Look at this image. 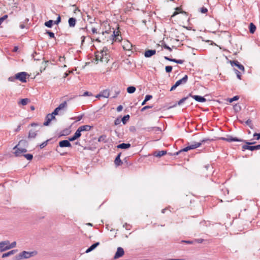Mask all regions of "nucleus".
Masks as SVG:
<instances>
[{"label": "nucleus", "mask_w": 260, "mask_h": 260, "mask_svg": "<svg viewBox=\"0 0 260 260\" xmlns=\"http://www.w3.org/2000/svg\"><path fill=\"white\" fill-rule=\"evenodd\" d=\"M8 17V16L7 15H5L3 17L0 18V25L5 20H6Z\"/></svg>", "instance_id": "nucleus-51"}, {"label": "nucleus", "mask_w": 260, "mask_h": 260, "mask_svg": "<svg viewBox=\"0 0 260 260\" xmlns=\"http://www.w3.org/2000/svg\"><path fill=\"white\" fill-rule=\"evenodd\" d=\"M219 140H223V141H225L228 142H233V141L239 142V141H242V139H239V138H237V137H232V136H230V135H227L226 138H225V137H220L219 138Z\"/></svg>", "instance_id": "nucleus-6"}, {"label": "nucleus", "mask_w": 260, "mask_h": 260, "mask_svg": "<svg viewBox=\"0 0 260 260\" xmlns=\"http://www.w3.org/2000/svg\"><path fill=\"white\" fill-rule=\"evenodd\" d=\"M156 53V50L155 49H148L146 50L144 52V56L145 57L149 58L151 57Z\"/></svg>", "instance_id": "nucleus-12"}, {"label": "nucleus", "mask_w": 260, "mask_h": 260, "mask_svg": "<svg viewBox=\"0 0 260 260\" xmlns=\"http://www.w3.org/2000/svg\"><path fill=\"white\" fill-rule=\"evenodd\" d=\"M175 11L174 12L173 14L172 15V17H174L176 15H177L179 12L181 13H184V14H186V12H185V11H182V9L180 7H176L175 8Z\"/></svg>", "instance_id": "nucleus-27"}, {"label": "nucleus", "mask_w": 260, "mask_h": 260, "mask_svg": "<svg viewBox=\"0 0 260 260\" xmlns=\"http://www.w3.org/2000/svg\"><path fill=\"white\" fill-rule=\"evenodd\" d=\"M53 24L54 21L52 20H49L44 23V25L48 28H51Z\"/></svg>", "instance_id": "nucleus-31"}, {"label": "nucleus", "mask_w": 260, "mask_h": 260, "mask_svg": "<svg viewBox=\"0 0 260 260\" xmlns=\"http://www.w3.org/2000/svg\"><path fill=\"white\" fill-rule=\"evenodd\" d=\"M55 116H53L49 114H48L45 117V121L43 123V125L48 126L50 124L51 120L55 119Z\"/></svg>", "instance_id": "nucleus-9"}, {"label": "nucleus", "mask_w": 260, "mask_h": 260, "mask_svg": "<svg viewBox=\"0 0 260 260\" xmlns=\"http://www.w3.org/2000/svg\"><path fill=\"white\" fill-rule=\"evenodd\" d=\"M17 251H18L17 249H14V250H12L8 252L4 253L2 254V257L5 258V257H8L10 255H13L15 253H16L17 252Z\"/></svg>", "instance_id": "nucleus-21"}, {"label": "nucleus", "mask_w": 260, "mask_h": 260, "mask_svg": "<svg viewBox=\"0 0 260 260\" xmlns=\"http://www.w3.org/2000/svg\"><path fill=\"white\" fill-rule=\"evenodd\" d=\"M61 22V17L59 15H58V17L55 21H54V24H58Z\"/></svg>", "instance_id": "nucleus-52"}, {"label": "nucleus", "mask_w": 260, "mask_h": 260, "mask_svg": "<svg viewBox=\"0 0 260 260\" xmlns=\"http://www.w3.org/2000/svg\"><path fill=\"white\" fill-rule=\"evenodd\" d=\"M9 244V241L6 240L0 242V251L3 252L8 250V245Z\"/></svg>", "instance_id": "nucleus-8"}, {"label": "nucleus", "mask_w": 260, "mask_h": 260, "mask_svg": "<svg viewBox=\"0 0 260 260\" xmlns=\"http://www.w3.org/2000/svg\"><path fill=\"white\" fill-rule=\"evenodd\" d=\"M16 79L15 78V76H11V77H10L9 78H8V80L9 81H11V82H14L15 81V80Z\"/></svg>", "instance_id": "nucleus-64"}, {"label": "nucleus", "mask_w": 260, "mask_h": 260, "mask_svg": "<svg viewBox=\"0 0 260 260\" xmlns=\"http://www.w3.org/2000/svg\"><path fill=\"white\" fill-rule=\"evenodd\" d=\"M187 80H188V76L187 75H185L182 79L178 80L175 83L174 85H173L171 89H170V91H173L174 90H175L178 86H179V85H181V84H185L187 81Z\"/></svg>", "instance_id": "nucleus-4"}, {"label": "nucleus", "mask_w": 260, "mask_h": 260, "mask_svg": "<svg viewBox=\"0 0 260 260\" xmlns=\"http://www.w3.org/2000/svg\"><path fill=\"white\" fill-rule=\"evenodd\" d=\"M28 145V143L26 140H20L18 144L13 148V150H14L13 153L15 156H21L22 155V153L26 152L27 151V149L25 148H22V147H27Z\"/></svg>", "instance_id": "nucleus-1"}, {"label": "nucleus", "mask_w": 260, "mask_h": 260, "mask_svg": "<svg viewBox=\"0 0 260 260\" xmlns=\"http://www.w3.org/2000/svg\"><path fill=\"white\" fill-rule=\"evenodd\" d=\"M131 144L129 143H121L117 146V148L126 149L131 147Z\"/></svg>", "instance_id": "nucleus-22"}, {"label": "nucleus", "mask_w": 260, "mask_h": 260, "mask_svg": "<svg viewBox=\"0 0 260 260\" xmlns=\"http://www.w3.org/2000/svg\"><path fill=\"white\" fill-rule=\"evenodd\" d=\"M130 116L129 115H124L122 118H121V122L123 124H125L127 121L129 120Z\"/></svg>", "instance_id": "nucleus-32"}, {"label": "nucleus", "mask_w": 260, "mask_h": 260, "mask_svg": "<svg viewBox=\"0 0 260 260\" xmlns=\"http://www.w3.org/2000/svg\"><path fill=\"white\" fill-rule=\"evenodd\" d=\"M77 139L76 137L73 135V136L69 137L68 140L70 142L71 141L72 142Z\"/></svg>", "instance_id": "nucleus-62"}, {"label": "nucleus", "mask_w": 260, "mask_h": 260, "mask_svg": "<svg viewBox=\"0 0 260 260\" xmlns=\"http://www.w3.org/2000/svg\"><path fill=\"white\" fill-rule=\"evenodd\" d=\"M37 254V252L35 251L28 252L26 251H23L18 255H15L12 258L13 260H21L23 259L30 258Z\"/></svg>", "instance_id": "nucleus-2"}, {"label": "nucleus", "mask_w": 260, "mask_h": 260, "mask_svg": "<svg viewBox=\"0 0 260 260\" xmlns=\"http://www.w3.org/2000/svg\"><path fill=\"white\" fill-rule=\"evenodd\" d=\"M27 76L28 75L26 72H21L15 75V78L22 83H26Z\"/></svg>", "instance_id": "nucleus-5"}, {"label": "nucleus", "mask_w": 260, "mask_h": 260, "mask_svg": "<svg viewBox=\"0 0 260 260\" xmlns=\"http://www.w3.org/2000/svg\"><path fill=\"white\" fill-rule=\"evenodd\" d=\"M233 109H234L235 112L237 113L241 110V107L239 104H236L234 105Z\"/></svg>", "instance_id": "nucleus-34"}, {"label": "nucleus", "mask_w": 260, "mask_h": 260, "mask_svg": "<svg viewBox=\"0 0 260 260\" xmlns=\"http://www.w3.org/2000/svg\"><path fill=\"white\" fill-rule=\"evenodd\" d=\"M173 62L178 64H182L184 62V60L181 59H176L174 58Z\"/></svg>", "instance_id": "nucleus-55"}, {"label": "nucleus", "mask_w": 260, "mask_h": 260, "mask_svg": "<svg viewBox=\"0 0 260 260\" xmlns=\"http://www.w3.org/2000/svg\"><path fill=\"white\" fill-rule=\"evenodd\" d=\"M200 12L201 13L205 14L208 12V9L206 8L203 7L200 8Z\"/></svg>", "instance_id": "nucleus-54"}, {"label": "nucleus", "mask_w": 260, "mask_h": 260, "mask_svg": "<svg viewBox=\"0 0 260 260\" xmlns=\"http://www.w3.org/2000/svg\"><path fill=\"white\" fill-rule=\"evenodd\" d=\"M124 253V250L122 248L119 247L117 248V251L114 255V258L117 259L121 257Z\"/></svg>", "instance_id": "nucleus-10"}, {"label": "nucleus", "mask_w": 260, "mask_h": 260, "mask_svg": "<svg viewBox=\"0 0 260 260\" xmlns=\"http://www.w3.org/2000/svg\"><path fill=\"white\" fill-rule=\"evenodd\" d=\"M81 131L80 130V129L78 128L76 132L75 133L74 136L76 137V138L78 139L79 138H80L81 136Z\"/></svg>", "instance_id": "nucleus-36"}, {"label": "nucleus", "mask_w": 260, "mask_h": 260, "mask_svg": "<svg viewBox=\"0 0 260 260\" xmlns=\"http://www.w3.org/2000/svg\"><path fill=\"white\" fill-rule=\"evenodd\" d=\"M121 122V117H117L115 120V121H114V124L115 125H119L120 124Z\"/></svg>", "instance_id": "nucleus-47"}, {"label": "nucleus", "mask_w": 260, "mask_h": 260, "mask_svg": "<svg viewBox=\"0 0 260 260\" xmlns=\"http://www.w3.org/2000/svg\"><path fill=\"white\" fill-rule=\"evenodd\" d=\"M59 110L57 109V108H56L53 112L52 113H50V114L53 116H55V115H57L58 114Z\"/></svg>", "instance_id": "nucleus-49"}, {"label": "nucleus", "mask_w": 260, "mask_h": 260, "mask_svg": "<svg viewBox=\"0 0 260 260\" xmlns=\"http://www.w3.org/2000/svg\"><path fill=\"white\" fill-rule=\"evenodd\" d=\"M187 99H188V96L184 97V98H182V99H181L180 100H179L178 102V105H180L181 104L183 103Z\"/></svg>", "instance_id": "nucleus-53"}, {"label": "nucleus", "mask_w": 260, "mask_h": 260, "mask_svg": "<svg viewBox=\"0 0 260 260\" xmlns=\"http://www.w3.org/2000/svg\"><path fill=\"white\" fill-rule=\"evenodd\" d=\"M241 142H244V143H245V145H243L242 146V150L243 151H245V150H250L251 143H249V142H248L247 141H246V140H243V139H242V141Z\"/></svg>", "instance_id": "nucleus-17"}, {"label": "nucleus", "mask_w": 260, "mask_h": 260, "mask_svg": "<svg viewBox=\"0 0 260 260\" xmlns=\"http://www.w3.org/2000/svg\"><path fill=\"white\" fill-rule=\"evenodd\" d=\"M102 56V54L100 53V52L97 51L95 53V60L98 61L99 60L100 61L101 57Z\"/></svg>", "instance_id": "nucleus-38"}, {"label": "nucleus", "mask_w": 260, "mask_h": 260, "mask_svg": "<svg viewBox=\"0 0 260 260\" xmlns=\"http://www.w3.org/2000/svg\"><path fill=\"white\" fill-rule=\"evenodd\" d=\"M21 156H23L28 160H32L33 158V155L31 154H22Z\"/></svg>", "instance_id": "nucleus-41"}, {"label": "nucleus", "mask_w": 260, "mask_h": 260, "mask_svg": "<svg viewBox=\"0 0 260 260\" xmlns=\"http://www.w3.org/2000/svg\"><path fill=\"white\" fill-rule=\"evenodd\" d=\"M69 134V130H68V129H65L63 130V131L60 133V136H62L68 135Z\"/></svg>", "instance_id": "nucleus-43"}, {"label": "nucleus", "mask_w": 260, "mask_h": 260, "mask_svg": "<svg viewBox=\"0 0 260 260\" xmlns=\"http://www.w3.org/2000/svg\"><path fill=\"white\" fill-rule=\"evenodd\" d=\"M93 128V126L89 125H84L79 127V128L81 132L89 131Z\"/></svg>", "instance_id": "nucleus-20"}, {"label": "nucleus", "mask_w": 260, "mask_h": 260, "mask_svg": "<svg viewBox=\"0 0 260 260\" xmlns=\"http://www.w3.org/2000/svg\"><path fill=\"white\" fill-rule=\"evenodd\" d=\"M120 32L119 31H115V30H114L113 34L111 35L112 37L113 38V40L114 41H120L122 38L121 36H120V38H119V34Z\"/></svg>", "instance_id": "nucleus-13"}, {"label": "nucleus", "mask_w": 260, "mask_h": 260, "mask_svg": "<svg viewBox=\"0 0 260 260\" xmlns=\"http://www.w3.org/2000/svg\"><path fill=\"white\" fill-rule=\"evenodd\" d=\"M167 154V151L166 150L155 151L153 152V155L157 157H160Z\"/></svg>", "instance_id": "nucleus-15"}, {"label": "nucleus", "mask_w": 260, "mask_h": 260, "mask_svg": "<svg viewBox=\"0 0 260 260\" xmlns=\"http://www.w3.org/2000/svg\"><path fill=\"white\" fill-rule=\"evenodd\" d=\"M100 245V242H95L92 244L89 248L86 250V253H88L93 250H94L98 246Z\"/></svg>", "instance_id": "nucleus-25"}, {"label": "nucleus", "mask_w": 260, "mask_h": 260, "mask_svg": "<svg viewBox=\"0 0 260 260\" xmlns=\"http://www.w3.org/2000/svg\"><path fill=\"white\" fill-rule=\"evenodd\" d=\"M193 99H194L196 101L200 103H204L207 101L204 96L198 95H193Z\"/></svg>", "instance_id": "nucleus-18"}, {"label": "nucleus", "mask_w": 260, "mask_h": 260, "mask_svg": "<svg viewBox=\"0 0 260 260\" xmlns=\"http://www.w3.org/2000/svg\"><path fill=\"white\" fill-rule=\"evenodd\" d=\"M256 30V26L253 23H250L249 25V30L251 34H253Z\"/></svg>", "instance_id": "nucleus-29"}, {"label": "nucleus", "mask_w": 260, "mask_h": 260, "mask_svg": "<svg viewBox=\"0 0 260 260\" xmlns=\"http://www.w3.org/2000/svg\"><path fill=\"white\" fill-rule=\"evenodd\" d=\"M67 106H68L67 102L66 101H64L63 103L59 104V105L56 108H57V109L59 111H60L61 110L63 109L64 108H67Z\"/></svg>", "instance_id": "nucleus-30"}, {"label": "nucleus", "mask_w": 260, "mask_h": 260, "mask_svg": "<svg viewBox=\"0 0 260 260\" xmlns=\"http://www.w3.org/2000/svg\"><path fill=\"white\" fill-rule=\"evenodd\" d=\"M120 91L119 90H115V94L112 96V98L115 99L116 98L118 95L120 93Z\"/></svg>", "instance_id": "nucleus-60"}, {"label": "nucleus", "mask_w": 260, "mask_h": 260, "mask_svg": "<svg viewBox=\"0 0 260 260\" xmlns=\"http://www.w3.org/2000/svg\"><path fill=\"white\" fill-rule=\"evenodd\" d=\"M101 95L102 97L108 98L110 95V91L108 89L103 90L100 92Z\"/></svg>", "instance_id": "nucleus-26"}, {"label": "nucleus", "mask_w": 260, "mask_h": 260, "mask_svg": "<svg viewBox=\"0 0 260 260\" xmlns=\"http://www.w3.org/2000/svg\"><path fill=\"white\" fill-rule=\"evenodd\" d=\"M239 99V96L238 95H235L232 98H230L229 99V101L230 103H232L234 101H237Z\"/></svg>", "instance_id": "nucleus-44"}, {"label": "nucleus", "mask_w": 260, "mask_h": 260, "mask_svg": "<svg viewBox=\"0 0 260 260\" xmlns=\"http://www.w3.org/2000/svg\"><path fill=\"white\" fill-rule=\"evenodd\" d=\"M102 57H101L100 61L102 62L108 63L109 60V55L108 54H102Z\"/></svg>", "instance_id": "nucleus-24"}, {"label": "nucleus", "mask_w": 260, "mask_h": 260, "mask_svg": "<svg viewBox=\"0 0 260 260\" xmlns=\"http://www.w3.org/2000/svg\"><path fill=\"white\" fill-rule=\"evenodd\" d=\"M152 98V96L150 94H147L145 96V99L146 101H148Z\"/></svg>", "instance_id": "nucleus-63"}, {"label": "nucleus", "mask_w": 260, "mask_h": 260, "mask_svg": "<svg viewBox=\"0 0 260 260\" xmlns=\"http://www.w3.org/2000/svg\"><path fill=\"white\" fill-rule=\"evenodd\" d=\"M136 90V87L133 86H128L126 89L127 92L128 93H133L135 92Z\"/></svg>", "instance_id": "nucleus-33"}, {"label": "nucleus", "mask_w": 260, "mask_h": 260, "mask_svg": "<svg viewBox=\"0 0 260 260\" xmlns=\"http://www.w3.org/2000/svg\"><path fill=\"white\" fill-rule=\"evenodd\" d=\"M51 140V139H48L46 141H44V142H43L42 144H41L40 145H39V147L41 149H43L44 148V147H45L47 144H48V143Z\"/></svg>", "instance_id": "nucleus-35"}, {"label": "nucleus", "mask_w": 260, "mask_h": 260, "mask_svg": "<svg viewBox=\"0 0 260 260\" xmlns=\"http://www.w3.org/2000/svg\"><path fill=\"white\" fill-rule=\"evenodd\" d=\"M82 96H92V94L91 92H88V91H85L83 93V94L82 95Z\"/></svg>", "instance_id": "nucleus-61"}, {"label": "nucleus", "mask_w": 260, "mask_h": 260, "mask_svg": "<svg viewBox=\"0 0 260 260\" xmlns=\"http://www.w3.org/2000/svg\"><path fill=\"white\" fill-rule=\"evenodd\" d=\"M39 131L31 129L29 131L28 138L29 139L35 138L37 135V133Z\"/></svg>", "instance_id": "nucleus-16"}, {"label": "nucleus", "mask_w": 260, "mask_h": 260, "mask_svg": "<svg viewBox=\"0 0 260 260\" xmlns=\"http://www.w3.org/2000/svg\"><path fill=\"white\" fill-rule=\"evenodd\" d=\"M162 44L163 47L165 49L168 50L170 52L172 51V48L171 47H170L169 46H168L166 44L162 43Z\"/></svg>", "instance_id": "nucleus-56"}, {"label": "nucleus", "mask_w": 260, "mask_h": 260, "mask_svg": "<svg viewBox=\"0 0 260 260\" xmlns=\"http://www.w3.org/2000/svg\"><path fill=\"white\" fill-rule=\"evenodd\" d=\"M76 19L74 17H71L68 20V23L70 27H74L76 24Z\"/></svg>", "instance_id": "nucleus-19"}, {"label": "nucleus", "mask_w": 260, "mask_h": 260, "mask_svg": "<svg viewBox=\"0 0 260 260\" xmlns=\"http://www.w3.org/2000/svg\"><path fill=\"white\" fill-rule=\"evenodd\" d=\"M151 108H152V106H145L141 109V111L143 112L145 110H146Z\"/></svg>", "instance_id": "nucleus-58"}, {"label": "nucleus", "mask_w": 260, "mask_h": 260, "mask_svg": "<svg viewBox=\"0 0 260 260\" xmlns=\"http://www.w3.org/2000/svg\"><path fill=\"white\" fill-rule=\"evenodd\" d=\"M16 242L15 241L12 242V243L11 244H9L8 245V249H11L12 248H14L16 246Z\"/></svg>", "instance_id": "nucleus-46"}, {"label": "nucleus", "mask_w": 260, "mask_h": 260, "mask_svg": "<svg viewBox=\"0 0 260 260\" xmlns=\"http://www.w3.org/2000/svg\"><path fill=\"white\" fill-rule=\"evenodd\" d=\"M245 124L248 125L250 128L252 129L253 125L252 123V121L250 119H248L246 122Z\"/></svg>", "instance_id": "nucleus-42"}, {"label": "nucleus", "mask_w": 260, "mask_h": 260, "mask_svg": "<svg viewBox=\"0 0 260 260\" xmlns=\"http://www.w3.org/2000/svg\"><path fill=\"white\" fill-rule=\"evenodd\" d=\"M83 116H84V114H82L81 115H79L77 117H75L74 118H72V119H75L76 121H78L81 120L82 119Z\"/></svg>", "instance_id": "nucleus-48"}, {"label": "nucleus", "mask_w": 260, "mask_h": 260, "mask_svg": "<svg viewBox=\"0 0 260 260\" xmlns=\"http://www.w3.org/2000/svg\"><path fill=\"white\" fill-rule=\"evenodd\" d=\"M108 51V49L107 47H105L103 49L100 51V53L102 54H108L107 52Z\"/></svg>", "instance_id": "nucleus-57"}, {"label": "nucleus", "mask_w": 260, "mask_h": 260, "mask_svg": "<svg viewBox=\"0 0 260 260\" xmlns=\"http://www.w3.org/2000/svg\"><path fill=\"white\" fill-rule=\"evenodd\" d=\"M234 71H235V73L236 74L237 78L241 80L242 77V73L236 69H234Z\"/></svg>", "instance_id": "nucleus-40"}, {"label": "nucleus", "mask_w": 260, "mask_h": 260, "mask_svg": "<svg viewBox=\"0 0 260 260\" xmlns=\"http://www.w3.org/2000/svg\"><path fill=\"white\" fill-rule=\"evenodd\" d=\"M60 147H72V145L68 140H64L59 142Z\"/></svg>", "instance_id": "nucleus-11"}, {"label": "nucleus", "mask_w": 260, "mask_h": 260, "mask_svg": "<svg viewBox=\"0 0 260 260\" xmlns=\"http://www.w3.org/2000/svg\"><path fill=\"white\" fill-rule=\"evenodd\" d=\"M200 146H201L200 143L194 142L193 144H191L187 147H185V148L181 149V150L174 153V154H172L171 153H169L168 154L170 155H178L182 152H187L190 150L196 149L198 147H199Z\"/></svg>", "instance_id": "nucleus-3"}, {"label": "nucleus", "mask_w": 260, "mask_h": 260, "mask_svg": "<svg viewBox=\"0 0 260 260\" xmlns=\"http://www.w3.org/2000/svg\"><path fill=\"white\" fill-rule=\"evenodd\" d=\"M30 102V100L27 98L22 99L19 102H18L19 105H22L23 106H25L27 105Z\"/></svg>", "instance_id": "nucleus-28"}, {"label": "nucleus", "mask_w": 260, "mask_h": 260, "mask_svg": "<svg viewBox=\"0 0 260 260\" xmlns=\"http://www.w3.org/2000/svg\"><path fill=\"white\" fill-rule=\"evenodd\" d=\"M212 141H213V139H209V138H205V139H203L200 143H201V145L203 143H205L206 142H211Z\"/></svg>", "instance_id": "nucleus-45"}, {"label": "nucleus", "mask_w": 260, "mask_h": 260, "mask_svg": "<svg viewBox=\"0 0 260 260\" xmlns=\"http://www.w3.org/2000/svg\"><path fill=\"white\" fill-rule=\"evenodd\" d=\"M230 62L232 67L236 66L243 73H244V67L237 60H230Z\"/></svg>", "instance_id": "nucleus-7"}, {"label": "nucleus", "mask_w": 260, "mask_h": 260, "mask_svg": "<svg viewBox=\"0 0 260 260\" xmlns=\"http://www.w3.org/2000/svg\"><path fill=\"white\" fill-rule=\"evenodd\" d=\"M45 34H47L50 38H54L55 39L54 34L50 30H46Z\"/></svg>", "instance_id": "nucleus-37"}, {"label": "nucleus", "mask_w": 260, "mask_h": 260, "mask_svg": "<svg viewBox=\"0 0 260 260\" xmlns=\"http://www.w3.org/2000/svg\"><path fill=\"white\" fill-rule=\"evenodd\" d=\"M253 137H255V139L256 140H258L260 139V133H255L254 134H253Z\"/></svg>", "instance_id": "nucleus-59"}, {"label": "nucleus", "mask_w": 260, "mask_h": 260, "mask_svg": "<svg viewBox=\"0 0 260 260\" xmlns=\"http://www.w3.org/2000/svg\"><path fill=\"white\" fill-rule=\"evenodd\" d=\"M260 149V144L255 145V146H251L250 148V151H254Z\"/></svg>", "instance_id": "nucleus-39"}, {"label": "nucleus", "mask_w": 260, "mask_h": 260, "mask_svg": "<svg viewBox=\"0 0 260 260\" xmlns=\"http://www.w3.org/2000/svg\"><path fill=\"white\" fill-rule=\"evenodd\" d=\"M98 142H103L105 143H107L109 142V139L107 138L106 135H102L99 138Z\"/></svg>", "instance_id": "nucleus-23"}, {"label": "nucleus", "mask_w": 260, "mask_h": 260, "mask_svg": "<svg viewBox=\"0 0 260 260\" xmlns=\"http://www.w3.org/2000/svg\"><path fill=\"white\" fill-rule=\"evenodd\" d=\"M165 70L167 73H171L172 71V67L170 66H166L165 68Z\"/></svg>", "instance_id": "nucleus-50"}, {"label": "nucleus", "mask_w": 260, "mask_h": 260, "mask_svg": "<svg viewBox=\"0 0 260 260\" xmlns=\"http://www.w3.org/2000/svg\"><path fill=\"white\" fill-rule=\"evenodd\" d=\"M121 154V152L118 153L114 160V164L116 167L120 166L123 164L120 159Z\"/></svg>", "instance_id": "nucleus-14"}]
</instances>
